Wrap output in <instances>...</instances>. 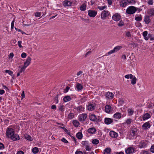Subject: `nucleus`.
<instances>
[{
    "instance_id": "f257e3e1",
    "label": "nucleus",
    "mask_w": 154,
    "mask_h": 154,
    "mask_svg": "<svg viewBox=\"0 0 154 154\" xmlns=\"http://www.w3.org/2000/svg\"><path fill=\"white\" fill-rule=\"evenodd\" d=\"M137 10L136 7L133 6H131L127 9L126 12L128 14H131L135 13Z\"/></svg>"
},
{
    "instance_id": "f03ea898",
    "label": "nucleus",
    "mask_w": 154,
    "mask_h": 154,
    "mask_svg": "<svg viewBox=\"0 0 154 154\" xmlns=\"http://www.w3.org/2000/svg\"><path fill=\"white\" fill-rule=\"evenodd\" d=\"M15 133L14 130L12 128H8L6 135L8 137H10Z\"/></svg>"
},
{
    "instance_id": "7ed1b4c3",
    "label": "nucleus",
    "mask_w": 154,
    "mask_h": 154,
    "mask_svg": "<svg viewBox=\"0 0 154 154\" xmlns=\"http://www.w3.org/2000/svg\"><path fill=\"white\" fill-rule=\"evenodd\" d=\"M109 14V12L108 11H103L101 14V18L102 20H105Z\"/></svg>"
},
{
    "instance_id": "20e7f679",
    "label": "nucleus",
    "mask_w": 154,
    "mask_h": 154,
    "mask_svg": "<svg viewBox=\"0 0 154 154\" xmlns=\"http://www.w3.org/2000/svg\"><path fill=\"white\" fill-rule=\"evenodd\" d=\"M88 16L92 17H94L97 13V11L94 10H89L88 11Z\"/></svg>"
},
{
    "instance_id": "39448f33",
    "label": "nucleus",
    "mask_w": 154,
    "mask_h": 154,
    "mask_svg": "<svg viewBox=\"0 0 154 154\" xmlns=\"http://www.w3.org/2000/svg\"><path fill=\"white\" fill-rule=\"evenodd\" d=\"M87 116V115L86 114H82L79 115V119L80 121H84L86 119Z\"/></svg>"
},
{
    "instance_id": "423d86ee",
    "label": "nucleus",
    "mask_w": 154,
    "mask_h": 154,
    "mask_svg": "<svg viewBox=\"0 0 154 154\" xmlns=\"http://www.w3.org/2000/svg\"><path fill=\"white\" fill-rule=\"evenodd\" d=\"M31 61V58L30 57H28L25 62L24 63V65L23 66L26 68L30 64Z\"/></svg>"
},
{
    "instance_id": "0eeeda50",
    "label": "nucleus",
    "mask_w": 154,
    "mask_h": 154,
    "mask_svg": "<svg viewBox=\"0 0 154 154\" xmlns=\"http://www.w3.org/2000/svg\"><path fill=\"white\" fill-rule=\"evenodd\" d=\"M120 15L118 13L114 14L112 17V19L115 21H118L120 19Z\"/></svg>"
},
{
    "instance_id": "6e6552de",
    "label": "nucleus",
    "mask_w": 154,
    "mask_h": 154,
    "mask_svg": "<svg viewBox=\"0 0 154 154\" xmlns=\"http://www.w3.org/2000/svg\"><path fill=\"white\" fill-rule=\"evenodd\" d=\"M11 140L13 141H16L19 140L20 139V137L17 134H15L14 133L10 137Z\"/></svg>"
},
{
    "instance_id": "1a4fd4ad",
    "label": "nucleus",
    "mask_w": 154,
    "mask_h": 154,
    "mask_svg": "<svg viewBox=\"0 0 154 154\" xmlns=\"http://www.w3.org/2000/svg\"><path fill=\"white\" fill-rule=\"evenodd\" d=\"M114 94L111 92H108L106 94V98L112 99L114 97Z\"/></svg>"
},
{
    "instance_id": "9d476101",
    "label": "nucleus",
    "mask_w": 154,
    "mask_h": 154,
    "mask_svg": "<svg viewBox=\"0 0 154 154\" xmlns=\"http://www.w3.org/2000/svg\"><path fill=\"white\" fill-rule=\"evenodd\" d=\"M72 4L71 2L67 0H65L63 2V5L64 7L70 6Z\"/></svg>"
},
{
    "instance_id": "9b49d317",
    "label": "nucleus",
    "mask_w": 154,
    "mask_h": 154,
    "mask_svg": "<svg viewBox=\"0 0 154 154\" xmlns=\"http://www.w3.org/2000/svg\"><path fill=\"white\" fill-rule=\"evenodd\" d=\"M89 119L91 121L93 122H96L97 119L96 116L92 114L90 115Z\"/></svg>"
},
{
    "instance_id": "f8f14e48",
    "label": "nucleus",
    "mask_w": 154,
    "mask_h": 154,
    "mask_svg": "<svg viewBox=\"0 0 154 154\" xmlns=\"http://www.w3.org/2000/svg\"><path fill=\"white\" fill-rule=\"evenodd\" d=\"M134 149L132 147H129L126 150V153L130 154L134 152Z\"/></svg>"
},
{
    "instance_id": "ddd939ff",
    "label": "nucleus",
    "mask_w": 154,
    "mask_h": 154,
    "mask_svg": "<svg viewBox=\"0 0 154 154\" xmlns=\"http://www.w3.org/2000/svg\"><path fill=\"white\" fill-rule=\"evenodd\" d=\"M150 126L149 122H147L144 123L142 126V127L144 130H146L149 128Z\"/></svg>"
},
{
    "instance_id": "4468645a",
    "label": "nucleus",
    "mask_w": 154,
    "mask_h": 154,
    "mask_svg": "<svg viewBox=\"0 0 154 154\" xmlns=\"http://www.w3.org/2000/svg\"><path fill=\"white\" fill-rule=\"evenodd\" d=\"M113 122L112 119L108 118H105L104 120L105 123L107 125H109L111 124Z\"/></svg>"
},
{
    "instance_id": "2eb2a0df",
    "label": "nucleus",
    "mask_w": 154,
    "mask_h": 154,
    "mask_svg": "<svg viewBox=\"0 0 154 154\" xmlns=\"http://www.w3.org/2000/svg\"><path fill=\"white\" fill-rule=\"evenodd\" d=\"M112 110V107L109 105H106L105 106V111L107 113H109Z\"/></svg>"
},
{
    "instance_id": "dca6fc26",
    "label": "nucleus",
    "mask_w": 154,
    "mask_h": 154,
    "mask_svg": "<svg viewBox=\"0 0 154 154\" xmlns=\"http://www.w3.org/2000/svg\"><path fill=\"white\" fill-rule=\"evenodd\" d=\"M109 135L112 138H116L117 137L118 134L117 133L113 131H111L109 132Z\"/></svg>"
},
{
    "instance_id": "f3484780",
    "label": "nucleus",
    "mask_w": 154,
    "mask_h": 154,
    "mask_svg": "<svg viewBox=\"0 0 154 154\" xmlns=\"http://www.w3.org/2000/svg\"><path fill=\"white\" fill-rule=\"evenodd\" d=\"M96 131V129L94 127L89 128L88 130V132L91 134H95Z\"/></svg>"
},
{
    "instance_id": "a211bd4d",
    "label": "nucleus",
    "mask_w": 154,
    "mask_h": 154,
    "mask_svg": "<svg viewBox=\"0 0 154 154\" xmlns=\"http://www.w3.org/2000/svg\"><path fill=\"white\" fill-rule=\"evenodd\" d=\"M151 117L150 115L148 113H146L143 115L142 118L143 120H145L148 119H149Z\"/></svg>"
},
{
    "instance_id": "6ab92c4d",
    "label": "nucleus",
    "mask_w": 154,
    "mask_h": 154,
    "mask_svg": "<svg viewBox=\"0 0 154 154\" xmlns=\"http://www.w3.org/2000/svg\"><path fill=\"white\" fill-rule=\"evenodd\" d=\"M122 114L119 112H117L113 116V117L115 119H120L121 117Z\"/></svg>"
},
{
    "instance_id": "aec40b11",
    "label": "nucleus",
    "mask_w": 154,
    "mask_h": 154,
    "mask_svg": "<svg viewBox=\"0 0 154 154\" xmlns=\"http://www.w3.org/2000/svg\"><path fill=\"white\" fill-rule=\"evenodd\" d=\"M84 107L82 106H79L76 107V109L79 112H82L84 111Z\"/></svg>"
},
{
    "instance_id": "412c9836",
    "label": "nucleus",
    "mask_w": 154,
    "mask_h": 154,
    "mask_svg": "<svg viewBox=\"0 0 154 154\" xmlns=\"http://www.w3.org/2000/svg\"><path fill=\"white\" fill-rule=\"evenodd\" d=\"M95 106L93 104H90L88 106V109L90 111H92L95 109Z\"/></svg>"
},
{
    "instance_id": "4be33fe9",
    "label": "nucleus",
    "mask_w": 154,
    "mask_h": 154,
    "mask_svg": "<svg viewBox=\"0 0 154 154\" xmlns=\"http://www.w3.org/2000/svg\"><path fill=\"white\" fill-rule=\"evenodd\" d=\"M146 146V144L145 142L143 141H141L139 143V147L140 148H145Z\"/></svg>"
},
{
    "instance_id": "5701e85b",
    "label": "nucleus",
    "mask_w": 154,
    "mask_h": 154,
    "mask_svg": "<svg viewBox=\"0 0 154 154\" xmlns=\"http://www.w3.org/2000/svg\"><path fill=\"white\" fill-rule=\"evenodd\" d=\"M76 87L77 90L78 91L82 90L83 88V86L79 83H77Z\"/></svg>"
},
{
    "instance_id": "b1692460",
    "label": "nucleus",
    "mask_w": 154,
    "mask_h": 154,
    "mask_svg": "<svg viewBox=\"0 0 154 154\" xmlns=\"http://www.w3.org/2000/svg\"><path fill=\"white\" fill-rule=\"evenodd\" d=\"M127 112L129 116H131L133 115L134 112V110L130 108H128L127 109Z\"/></svg>"
},
{
    "instance_id": "393cba45",
    "label": "nucleus",
    "mask_w": 154,
    "mask_h": 154,
    "mask_svg": "<svg viewBox=\"0 0 154 154\" xmlns=\"http://www.w3.org/2000/svg\"><path fill=\"white\" fill-rule=\"evenodd\" d=\"M71 100L70 97L69 96H66L63 98V100L64 102H66L69 101Z\"/></svg>"
},
{
    "instance_id": "a878e982",
    "label": "nucleus",
    "mask_w": 154,
    "mask_h": 154,
    "mask_svg": "<svg viewBox=\"0 0 154 154\" xmlns=\"http://www.w3.org/2000/svg\"><path fill=\"white\" fill-rule=\"evenodd\" d=\"M86 5L85 4H82L80 7L81 11H85L86 9Z\"/></svg>"
},
{
    "instance_id": "bb28decb",
    "label": "nucleus",
    "mask_w": 154,
    "mask_h": 154,
    "mask_svg": "<svg viewBox=\"0 0 154 154\" xmlns=\"http://www.w3.org/2000/svg\"><path fill=\"white\" fill-rule=\"evenodd\" d=\"M147 34H148V32H147V31H145L143 32V36L144 37V38L146 40H148V39H149L148 37L147 36Z\"/></svg>"
},
{
    "instance_id": "cd10ccee",
    "label": "nucleus",
    "mask_w": 154,
    "mask_h": 154,
    "mask_svg": "<svg viewBox=\"0 0 154 154\" xmlns=\"http://www.w3.org/2000/svg\"><path fill=\"white\" fill-rule=\"evenodd\" d=\"M133 122V120L131 118H128L126 120V124L128 125L131 124Z\"/></svg>"
},
{
    "instance_id": "c85d7f7f",
    "label": "nucleus",
    "mask_w": 154,
    "mask_h": 154,
    "mask_svg": "<svg viewBox=\"0 0 154 154\" xmlns=\"http://www.w3.org/2000/svg\"><path fill=\"white\" fill-rule=\"evenodd\" d=\"M144 21L147 24L149 23L150 21V20L149 18V16H146L145 17Z\"/></svg>"
},
{
    "instance_id": "c756f323",
    "label": "nucleus",
    "mask_w": 154,
    "mask_h": 154,
    "mask_svg": "<svg viewBox=\"0 0 154 154\" xmlns=\"http://www.w3.org/2000/svg\"><path fill=\"white\" fill-rule=\"evenodd\" d=\"M76 137L79 139H81L82 137V134L81 132H79L76 134Z\"/></svg>"
},
{
    "instance_id": "7c9ffc66",
    "label": "nucleus",
    "mask_w": 154,
    "mask_h": 154,
    "mask_svg": "<svg viewBox=\"0 0 154 154\" xmlns=\"http://www.w3.org/2000/svg\"><path fill=\"white\" fill-rule=\"evenodd\" d=\"M73 124L74 125L75 127H78L79 125V122L76 120H74L73 121Z\"/></svg>"
},
{
    "instance_id": "2f4dec72",
    "label": "nucleus",
    "mask_w": 154,
    "mask_h": 154,
    "mask_svg": "<svg viewBox=\"0 0 154 154\" xmlns=\"http://www.w3.org/2000/svg\"><path fill=\"white\" fill-rule=\"evenodd\" d=\"M104 154H109L111 152L110 148H106L104 150Z\"/></svg>"
},
{
    "instance_id": "473e14b6",
    "label": "nucleus",
    "mask_w": 154,
    "mask_h": 154,
    "mask_svg": "<svg viewBox=\"0 0 154 154\" xmlns=\"http://www.w3.org/2000/svg\"><path fill=\"white\" fill-rule=\"evenodd\" d=\"M148 13L151 16H154V9H150L148 11Z\"/></svg>"
},
{
    "instance_id": "72a5a7b5",
    "label": "nucleus",
    "mask_w": 154,
    "mask_h": 154,
    "mask_svg": "<svg viewBox=\"0 0 154 154\" xmlns=\"http://www.w3.org/2000/svg\"><path fill=\"white\" fill-rule=\"evenodd\" d=\"M131 79L132 80H131V83L132 85H134L136 83L137 78L135 76H134V77H133V78Z\"/></svg>"
},
{
    "instance_id": "f704fd0d",
    "label": "nucleus",
    "mask_w": 154,
    "mask_h": 154,
    "mask_svg": "<svg viewBox=\"0 0 154 154\" xmlns=\"http://www.w3.org/2000/svg\"><path fill=\"white\" fill-rule=\"evenodd\" d=\"M122 48V46H117L115 47L113 49L115 52H117L119 50H120Z\"/></svg>"
},
{
    "instance_id": "c9c22d12",
    "label": "nucleus",
    "mask_w": 154,
    "mask_h": 154,
    "mask_svg": "<svg viewBox=\"0 0 154 154\" xmlns=\"http://www.w3.org/2000/svg\"><path fill=\"white\" fill-rule=\"evenodd\" d=\"M107 8L106 6H98L97 8L99 9L100 10L102 11L104 9H106Z\"/></svg>"
},
{
    "instance_id": "e433bc0d",
    "label": "nucleus",
    "mask_w": 154,
    "mask_h": 154,
    "mask_svg": "<svg viewBox=\"0 0 154 154\" xmlns=\"http://www.w3.org/2000/svg\"><path fill=\"white\" fill-rule=\"evenodd\" d=\"M24 137L25 139L30 141L32 140L31 137L29 136V135L26 134L24 135Z\"/></svg>"
},
{
    "instance_id": "4c0bfd02",
    "label": "nucleus",
    "mask_w": 154,
    "mask_h": 154,
    "mask_svg": "<svg viewBox=\"0 0 154 154\" xmlns=\"http://www.w3.org/2000/svg\"><path fill=\"white\" fill-rule=\"evenodd\" d=\"M120 6L122 7L125 6V0H121L120 2Z\"/></svg>"
},
{
    "instance_id": "58836bf2",
    "label": "nucleus",
    "mask_w": 154,
    "mask_h": 154,
    "mask_svg": "<svg viewBox=\"0 0 154 154\" xmlns=\"http://www.w3.org/2000/svg\"><path fill=\"white\" fill-rule=\"evenodd\" d=\"M38 148L37 147H34L32 149V152L34 154L38 152Z\"/></svg>"
},
{
    "instance_id": "ea45409f",
    "label": "nucleus",
    "mask_w": 154,
    "mask_h": 154,
    "mask_svg": "<svg viewBox=\"0 0 154 154\" xmlns=\"http://www.w3.org/2000/svg\"><path fill=\"white\" fill-rule=\"evenodd\" d=\"M26 68L24 66H22L21 68L18 70V72L20 73L23 72L25 71Z\"/></svg>"
},
{
    "instance_id": "a19ab883",
    "label": "nucleus",
    "mask_w": 154,
    "mask_h": 154,
    "mask_svg": "<svg viewBox=\"0 0 154 154\" xmlns=\"http://www.w3.org/2000/svg\"><path fill=\"white\" fill-rule=\"evenodd\" d=\"M115 52L114 49H113L112 50H111L110 51H109V52L108 53H106V54L105 55H103L102 57H103L104 56H108V55H110V54H112V53H114Z\"/></svg>"
},
{
    "instance_id": "79ce46f5",
    "label": "nucleus",
    "mask_w": 154,
    "mask_h": 154,
    "mask_svg": "<svg viewBox=\"0 0 154 154\" xmlns=\"http://www.w3.org/2000/svg\"><path fill=\"white\" fill-rule=\"evenodd\" d=\"M5 72L8 73L11 76H12L13 75V72L11 70H5Z\"/></svg>"
},
{
    "instance_id": "37998d69",
    "label": "nucleus",
    "mask_w": 154,
    "mask_h": 154,
    "mask_svg": "<svg viewBox=\"0 0 154 154\" xmlns=\"http://www.w3.org/2000/svg\"><path fill=\"white\" fill-rule=\"evenodd\" d=\"M92 143L94 144H97L99 143V141L97 139H94L92 141Z\"/></svg>"
},
{
    "instance_id": "c03bdc74",
    "label": "nucleus",
    "mask_w": 154,
    "mask_h": 154,
    "mask_svg": "<svg viewBox=\"0 0 154 154\" xmlns=\"http://www.w3.org/2000/svg\"><path fill=\"white\" fill-rule=\"evenodd\" d=\"M137 130L136 129H134L132 130L131 133V135L133 136H134L135 134H136Z\"/></svg>"
},
{
    "instance_id": "a18cd8bd",
    "label": "nucleus",
    "mask_w": 154,
    "mask_h": 154,
    "mask_svg": "<svg viewBox=\"0 0 154 154\" xmlns=\"http://www.w3.org/2000/svg\"><path fill=\"white\" fill-rule=\"evenodd\" d=\"M135 20L137 21H140L142 20V17L141 15L140 16L136 17L135 18Z\"/></svg>"
},
{
    "instance_id": "49530a36",
    "label": "nucleus",
    "mask_w": 154,
    "mask_h": 154,
    "mask_svg": "<svg viewBox=\"0 0 154 154\" xmlns=\"http://www.w3.org/2000/svg\"><path fill=\"white\" fill-rule=\"evenodd\" d=\"M119 102L120 105H122L124 103V100L123 99L120 98L119 100Z\"/></svg>"
},
{
    "instance_id": "de8ad7c7",
    "label": "nucleus",
    "mask_w": 154,
    "mask_h": 154,
    "mask_svg": "<svg viewBox=\"0 0 154 154\" xmlns=\"http://www.w3.org/2000/svg\"><path fill=\"white\" fill-rule=\"evenodd\" d=\"M133 77V76L132 74L127 75H126V78L128 79L130 78V79H132Z\"/></svg>"
},
{
    "instance_id": "09e8293b",
    "label": "nucleus",
    "mask_w": 154,
    "mask_h": 154,
    "mask_svg": "<svg viewBox=\"0 0 154 154\" xmlns=\"http://www.w3.org/2000/svg\"><path fill=\"white\" fill-rule=\"evenodd\" d=\"M41 15V13L39 12H36L35 13V16L36 17H40Z\"/></svg>"
},
{
    "instance_id": "8fccbe9b",
    "label": "nucleus",
    "mask_w": 154,
    "mask_h": 154,
    "mask_svg": "<svg viewBox=\"0 0 154 154\" xmlns=\"http://www.w3.org/2000/svg\"><path fill=\"white\" fill-rule=\"evenodd\" d=\"M127 3L129 4H132L135 3V0H126Z\"/></svg>"
},
{
    "instance_id": "3c124183",
    "label": "nucleus",
    "mask_w": 154,
    "mask_h": 154,
    "mask_svg": "<svg viewBox=\"0 0 154 154\" xmlns=\"http://www.w3.org/2000/svg\"><path fill=\"white\" fill-rule=\"evenodd\" d=\"M27 55L26 53L24 52L22 53L21 55V57L23 58H26V57Z\"/></svg>"
},
{
    "instance_id": "603ef678",
    "label": "nucleus",
    "mask_w": 154,
    "mask_h": 154,
    "mask_svg": "<svg viewBox=\"0 0 154 154\" xmlns=\"http://www.w3.org/2000/svg\"><path fill=\"white\" fill-rule=\"evenodd\" d=\"M59 110L61 112H63L64 109V106L63 105H60L59 107Z\"/></svg>"
},
{
    "instance_id": "864d4df0",
    "label": "nucleus",
    "mask_w": 154,
    "mask_h": 154,
    "mask_svg": "<svg viewBox=\"0 0 154 154\" xmlns=\"http://www.w3.org/2000/svg\"><path fill=\"white\" fill-rule=\"evenodd\" d=\"M83 73V72L82 71H79L77 73V75L78 76V77H80L81 75Z\"/></svg>"
},
{
    "instance_id": "5fc2aeb1",
    "label": "nucleus",
    "mask_w": 154,
    "mask_h": 154,
    "mask_svg": "<svg viewBox=\"0 0 154 154\" xmlns=\"http://www.w3.org/2000/svg\"><path fill=\"white\" fill-rule=\"evenodd\" d=\"M59 95L57 94V97H55L54 98V101L56 103H57L58 102V96Z\"/></svg>"
},
{
    "instance_id": "6e6d98bb",
    "label": "nucleus",
    "mask_w": 154,
    "mask_h": 154,
    "mask_svg": "<svg viewBox=\"0 0 154 154\" xmlns=\"http://www.w3.org/2000/svg\"><path fill=\"white\" fill-rule=\"evenodd\" d=\"M150 150L152 152L154 153V145H152L151 146Z\"/></svg>"
},
{
    "instance_id": "4d7b16f0",
    "label": "nucleus",
    "mask_w": 154,
    "mask_h": 154,
    "mask_svg": "<svg viewBox=\"0 0 154 154\" xmlns=\"http://www.w3.org/2000/svg\"><path fill=\"white\" fill-rule=\"evenodd\" d=\"M14 20H13L11 23V29L12 30L13 28L14 25Z\"/></svg>"
},
{
    "instance_id": "13d9d810",
    "label": "nucleus",
    "mask_w": 154,
    "mask_h": 154,
    "mask_svg": "<svg viewBox=\"0 0 154 154\" xmlns=\"http://www.w3.org/2000/svg\"><path fill=\"white\" fill-rule=\"evenodd\" d=\"M74 115L72 113H70L68 115V117L69 119H72L73 118Z\"/></svg>"
},
{
    "instance_id": "bf43d9fd",
    "label": "nucleus",
    "mask_w": 154,
    "mask_h": 154,
    "mask_svg": "<svg viewBox=\"0 0 154 154\" xmlns=\"http://www.w3.org/2000/svg\"><path fill=\"white\" fill-rule=\"evenodd\" d=\"M61 141L65 143H68V141L64 138H63L62 139Z\"/></svg>"
},
{
    "instance_id": "052dcab7",
    "label": "nucleus",
    "mask_w": 154,
    "mask_h": 154,
    "mask_svg": "<svg viewBox=\"0 0 154 154\" xmlns=\"http://www.w3.org/2000/svg\"><path fill=\"white\" fill-rule=\"evenodd\" d=\"M126 35L128 37H130L131 36V34L130 32L129 31H127V32L126 33Z\"/></svg>"
},
{
    "instance_id": "680f3d73",
    "label": "nucleus",
    "mask_w": 154,
    "mask_h": 154,
    "mask_svg": "<svg viewBox=\"0 0 154 154\" xmlns=\"http://www.w3.org/2000/svg\"><path fill=\"white\" fill-rule=\"evenodd\" d=\"M124 22L121 21L119 23L118 25L119 26H122L124 25Z\"/></svg>"
},
{
    "instance_id": "e2e57ef3",
    "label": "nucleus",
    "mask_w": 154,
    "mask_h": 154,
    "mask_svg": "<svg viewBox=\"0 0 154 154\" xmlns=\"http://www.w3.org/2000/svg\"><path fill=\"white\" fill-rule=\"evenodd\" d=\"M4 148V146L3 144L0 143V149H3Z\"/></svg>"
},
{
    "instance_id": "0e129e2a",
    "label": "nucleus",
    "mask_w": 154,
    "mask_h": 154,
    "mask_svg": "<svg viewBox=\"0 0 154 154\" xmlns=\"http://www.w3.org/2000/svg\"><path fill=\"white\" fill-rule=\"evenodd\" d=\"M131 45L133 46V47H137L138 46V45L137 44L134 43H131Z\"/></svg>"
},
{
    "instance_id": "69168bd1",
    "label": "nucleus",
    "mask_w": 154,
    "mask_h": 154,
    "mask_svg": "<svg viewBox=\"0 0 154 154\" xmlns=\"http://www.w3.org/2000/svg\"><path fill=\"white\" fill-rule=\"evenodd\" d=\"M22 42L21 41H19L18 42V46L20 48H21L22 47V45H21V44L22 43Z\"/></svg>"
},
{
    "instance_id": "338daca9",
    "label": "nucleus",
    "mask_w": 154,
    "mask_h": 154,
    "mask_svg": "<svg viewBox=\"0 0 154 154\" xmlns=\"http://www.w3.org/2000/svg\"><path fill=\"white\" fill-rule=\"evenodd\" d=\"M75 154H83V153L80 151H77L75 152Z\"/></svg>"
},
{
    "instance_id": "774afa93",
    "label": "nucleus",
    "mask_w": 154,
    "mask_h": 154,
    "mask_svg": "<svg viewBox=\"0 0 154 154\" xmlns=\"http://www.w3.org/2000/svg\"><path fill=\"white\" fill-rule=\"evenodd\" d=\"M17 154H24V152L22 151H19L17 152Z\"/></svg>"
}]
</instances>
